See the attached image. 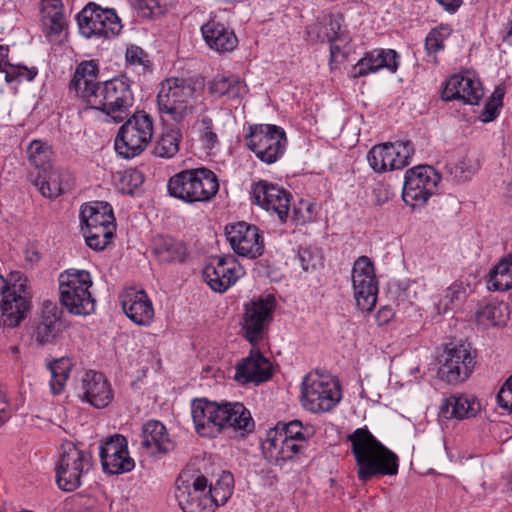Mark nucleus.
Here are the masks:
<instances>
[{
	"label": "nucleus",
	"instance_id": "50",
	"mask_svg": "<svg viewBox=\"0 0 512 512\" xmlns=\"http://www.w3.org/2000/svg\"><path fill=\"white\" fill-rule=\"evenodd\" d=\"M374 57L377 59L378 64L376 68H387L390 72H396L399 66V55L395 50H374Z\"/></svg>",
	"mask_w": 512,
	"mask_h": 512
},
{
	"label": "nucleus",
	"instance_id": "24",
	"mask_svg": "<svg viewBox=\"0 0 512 512\" xmlns=\"http://www.w3.org/2000/svg\"><path fill=\"white\" fill-rule=\"evenodd\" d=\"M66 328L62 309L52 301H44L33 332L37 344L44 346L56 343Z\"/></svg>",
	"mask_w": 512,
	"mask_h": 512
},
{
	"label": "nucleus",
	"instance_id": "2",
	"mask_svg": "<svg viewBox=\"0 0 512 512\" xmlns=\"http://www.w3.org/2000/svg\"><path fill=\"white\" fill-rule=\"evenodd\" d=\"M191 414L195 431L201 437L216 438L228 428L245 435L255 428L250 411L241 402L218 403L206 398L194 399Z\"/></svg>",
	"mask_w": 512,
	"mask_h": 512
},
{
	"label": "nucleus",
	"instance_id": "53",
	"mask_svg": "<svg viewBox=\"0 0 512 512\" xmlns=\"http://www.w3.org/2000/svg\"><path fill=\"white\" fill-rule=\"evenodd\" d=\"M378 64L377 59L374 57V52L367 53L361 58L357 64L353 67V77L359 78L366 76L370 73L377 72L380 68L375 66Z\"/></svg>",
	"mask_w": 512,
	"mask_h": 512
},
{
	"label": "nucleus",
	"instance_id": "55",
	"mask_svg": "<svg viewBox=\"0 0 512 512\" xmlns=\"http://www.w3.org/2000/svg\"><path fill=\"white\" fill-rule=\"evenodd\" d=\"M498 405L512 413V375L505 381L497 394Z\"/></svg>",
	"mask_w": 512,
	"mask_h": 512
},
{
	"label": "nucleus",
	"instance_id": "27",
	"mask_svg": "<svg viewBox=\"0 0 512 512\" xmlns=\"http://www.w3.org/2000/svg\"><path fill=\"white\" fill-rule=\"evenodd\" d=\"M141 448L150 456L160 458L175 449L166 427L157 420L143 424L141 431Z\"/></svg>",
	"mask_w": 512,
	"mask_h": 512
},
{
	"label": "nucleus",
	"instance_id": "35",
	"mask_svg": "<svg viewBox=\"0 0 512 512\" xmlns=\"http://www.w3.org/2000/svg\"><path fill=\"white\" fill-rule=\"evenodd\" d=\"M487 287L492 291L512 288V253L503 257L489 272Z\"/></svg>",
	"mask_w": 512,
	"mask_h": 512
},
{
	"label": "nucleus",
	"instance_id": "26",
	"mask_svg": "<svg viewBox=\"0 0 512 512\" xmlns=\"http://www.w3.org/2000/svg\"><path fill=\"white\" fill-rule=\"evenodd\" d=\"M120 302L125 315L135 324L148 326L153 321L152 301L144 290L128 288L120 295Z\"/></svg>",
	"mask_w": 512,
	"mask_h": 512
},
{
	"label": "nucleus",
	"instance_id": "60",
	"mask_svg": "<svg viewBox=\"0 0 512 512\" xmlns=\"http://www.w3.org/2000/svg\"><path fill=\"white\" fill-rule=\"evenodd\" d=\"M395 316V311L390 305L382 306L376 313L375 319L379 326L387 325Z\"/></svg>",
	"mask_w": 512,
	"mask_h": 512
},
{
	"label": "nucleus",
	"instance_id": "22",
	"mask_svg": "<svg viewBox=\"0 0 512 512\" xmlns=\"http://www.w3.org/2000/svg\"><path fill=\"white\" fill-rule=\"evenodd\" d=\"M251 197L256 205L275 212L282 223L287 221L292 198L289 191L268 180H259L252 185Z\"/></svg>",
	"mask_w": 512,
	"mask_h": 512
},
{
	"label": "nucleus",
	"instance_id": "11",
	"mask_svg": "<svg viewBox=\"0 0 512 512\" xmlns=\"http://www.w3.org/2000/svg\"><path fill=\"white\" fill-rule=\"evenodd\" d=\"M92 467L90 452L79 449L72 442L62 445V453L56 463V483L66 492H72L81 485V478Z\"/></svg>",
	"mask_w": 512,
	"mask_h": 512
},
{
	"label": "nucleus",
	"instance_id": "23",
	"mask_svg": "<svg viewBox=\"0 0 512 512\" xmlns=\"http://www.w3.org/2000/svg\"><path fill=\"white\" fill-rule=\"evenodd\" d=\"M235 370L234 379L243 385H259L273 376L272 363L262 354L258 345L252 346L249 355L236 364Z\"/></svg>",
	"mask_w": 512,
	"mask_h": 512
},
{
	"label": "nucleus",
	"instance_id": "51",
	"mask_svg": "<svg viewBox=\"0 0 512 512\" xmlns=\"http://www.w3.org/2000/svg\"><path fill=\"white\" fill-rule=\"evenodd\" d=\"M43 26L47 36L59 35L65 27V18L63 13L54 11L43 17Z\"/></svg>",
	"mask_w": 512,
	"mask_h": 512
},
{
	"label": "nucleus",
	"instance_id": "13",
	"mask_svg": "<svg viewBox=\"0 0 512 512\" xmlns=\"http://www.w3.org/2000/svg\"><path fill=\"white\" fill-rule=\"evenodd\" d=\"M276 304V299L271 294L252 299L245 304L241 325L243 337L252 346L263 341L268 327L273 321Z\"/></svg>",
	"mask_w": 512,
	"mask_h": 512
},
{
	"label": "nucleus",
	"instance_id": "49",
	"mask_svg": "<svg viewBox=\"0 0 512 512\" xmlns=\"http://www.w3.org/2000/svg\"><path fill=\"white\" fill-rule=\"evenodd\" d=\"M38 74L35 67L28 68L21 64H9V69L5 71V81L10 84L21 82L22 80L32 81Z\"/></svg>",
	"mask_w": 512,
	"mask_h": 512
},
{
	"label": "nucleus",
	"instance_id": "58",
	"mask_svg": "<svg viewBox=\"0 0 512 512\" xmlns=\"http://www.w3.org/2000/svg\"><path fill=\"white\" fill-rule=\"evenodd\" d=\"M72 363L69 358L56 359L49 364L51 374H60L69 377Z\"/></svg>",
	"mask_w": 512,
	"mask_h": 512
},
{
	"label": "nucleus",
	"instance_id": "62",
	"mask_svg": "<svg viewBox=\"0 0 512 512\" xmlns=\"http://www.w3.org/2000/svg\"><path fill=\"white\" fill-rule=\"evenodd\" d=\"M444 11L454 14L463 4V0H435Z\"/></svg>",
	"mask_w": 512,
	"mask_h": 512
},
{
	"label": "nucleus",
	"instance_id": "56",
	"mask_svg": "<svg viewBox=\"0 0 512 512\" xmlns=\"http://www.w3.org/2000/svg\"><path fill=\"white\" fill-rule=\"evenodd\" d=\"M11 416V404L7 390L0 384V426L5 424Z\"/></svg>",
	"mask_w": 512,
	"mask_h": 512
},
{
	"label": "nucleus",
	"instance_id": "48",
	"mask_svg": "<svg viewBox=\"0 0 512 512\" xmlns=\"http://www.w3.org/2000/svg\"><path fill=\"white\" fill-rule=\"evenodd\" d=\"M136 6L144 17L164 14L172 5V0H135Z\"/></svg>",
	"mask_w": 512,
	"mask_h": 512
},
{
	"label": "nucleus",
	"instance_id": "64",
	"mask_svg": "<svg viewBox=\"0 0 512 512\" xmlns=\"http://www.w3.org/2000/svg\"><path fill=\"white\" fill-rule=\"evenodd\" d=\"M41 258L40 253L35 249H27L25 251V259L31 264L37 263Z\"/></svg>",
	"mask_w": 512,
	"mask_h": 512
},
{
	"label": "nucleus",
	"instance_id": "10",
	"mask_svg": "<svg viewBox=\"0 0 512 512\" xmlns=\"http://www.w3.org/2000/svg\"><path fill=\"white\" fill-rule=\"evenodd\" d=\"M246 147L265 164L277 162L285 153L287 137L284 129L273 124H252L245 135Z\"/></svg>",
	"mask_w": 512,
	"mask_h": 512
},
{
	"label": "nucleus",
	"instance_id": "42",
	"mask_svg": "<svg viewBox=\"0 0 512 512\" xmlns=\"http://www.w3.org/2000/svg\"><path fill=\"white\" fill-rule=\"evenodd\" d=\"M33 183L38 187L40 193L49 199H55L65 192L61 173L58 171L50 170L47 174L38 173Z\"/></svg>",
	"mask_w": 512,
	"mask_h": 512
},
{
	"label": "nucleus",
	"instance_id": "59",
	"mask_svg": "<svg viewBox=\"0 0 512 512\" xmlns=\"http://www.w3.org/2000/svg\"><path fill=\"white\" fill-rule=\"evenodd\" d=\"M298 260L304 271L308 272L315 269L316 260L313 253L308 249L300 248L298 251Z\"/></svg>",
	"mask_w": 512,
	"mask_h": 512
},
{
	"label": "nucleus",
	"instance_id": "40",
	"mask_svg": "<svg viewBox=\"0 0 512 512\" xmlns=\"http://www.w3.org/2000/svg\"><path fill=\"white\" fill-rule=\"evenodd\" d=\"M115 222L82 230L86 244L95 251L104 250L114 237Z\"/></svg>",
	"mask_w": 512,
	"mask_h": 512
},
{
	"label": "nucleus",
	"instance_id": "25",
	"mask_svg": "<svg viewBox=\"0 0 512 512\" xmlns=\"http://www.w3.org/2000/svg\"><path fill=\"white\" fill-rule=\"evenodd\" d=\"M482 96L481 83L465 74L450 76L441 87V99L446 102L461 100L465 104L476 105Z\"/></svg>",
	"mask_w": 512,
	"mask_h": 512
},
{
	"label": "nucleus",
	"instance_id": "18",
	"mask_svg": "<svg viewBox=\"0 0 512 512\" xmlns=\"http://www.w3.org/2000/svg\"><path fill=\"white\" fill-rule=\"evenodd\" d=\"M352 283L357 306L362 311H372L377 302L378 281L374 264L369 257L363 255L354 262Z\"/></svg>",
	"mask_w": 512,
	"mask_h": 512
},
{
	"label": "nucleus",
	"instance_id": "34",
	"mask_svg": "<svg viewBox=\"0 0 512 512\" xmlns=\"http://www.w3.org/2000/svg\"><path fill=\"white\" fill-rule=\"evenodd\" d=\"M81 229H88L115 222L112 207L107 202L85 203L80 210Z\"/></svg>",
	"mask_w": 512,
	"mask_h": 512
},
{
	"label": "nucleus",
	"instance_id": "6",
	"mask_svg": "<svg viewBox=\"0 0 512 512\" xmlns=\"http://www.w3.org/2000/svg\"><path fill=\"white\" fill-rule=\"evenodd\" d=\"M27 278L20 272H12L10 280L0 275V325L16 327L30 309V293Z\"/></svg>",
	"mask_w": 512,
	"mask_h": 512
},
{
	"label": "nucleus",
	"instance_id": "16",
	"mask_svg": "<svg viewBox=\"0 0 512 512\" xmlns=\"http://www.w3.org/2000/svg\"><path fill=\"white\" fill-rule=\"evenodd\" d=\"M208 480L204 475L181 473L176 479L175 497L184 512H212L208 495Z\"/></svg>",
	"mask_w": 512,
	"mask_h": 512
},
{
	"label": "nucleus",
	"instance_id": "21",
	"mask_svg": "<svg viewBox=\"0 0 512 512\" xmlns=\"http://www.w3.org/2000/svg\"><path fill=\"white\" fill-rule=\"evenodd\" d=\"M99 455L105 473L119 475L135 467V461L129 455L128 441L121 434L107 437L100 445Z\"/></svg>",
	"mask_w": 512,
	"mask_h": 512
},
{
	"label": "nucleus",
	"instance_id": "46",
	"mask_svg": "<svg viewBox=\"0 0 512 512\" xmlns=\"http://www.w3.org/2000/svg\"><path fill=\"white\" fill-rule=\"evenodd\" d=\"M317 214L318 206L316 203L301 199L297 205L293 206L290 218L294 224L304 225L313 222Z\"/></svg>",
	"mask_w": 512,
	"mask_h": 512
},
{
	"label": "nucleus",
	"instance_id": "31",
	"mask_svg": "<svg viewBox=\"0 0 512 512\" xmlns=\"http://www.w3.org/2000/svg\"><path fill=\"white\" fill-rule=\"evenodd\" d=\"M152 252L159 263L181 264L188 257L184 241L168 235H156L152 240Z\"/></svg>",
	"mask_w": 512,
	"mask_h": 512
},
{
	"label": "nucleus",
	"instance_id": "33",
	"mask_svg": "<svg viewBox=\"0 0 512 512\" xmlns=\"http://www.w3.org/2000/svg\"><path fill=\"white\" fill-rule=\"evenodd\" d=\"M208 93L214 98L226 97L229 100L240 99L246 85L236 75H216L205 83Z\"/></svg>",
	"mask_w": 512,
	"mask_h": 512
},
{
	"label": "nucleus",
	"instance_id": "45",
	"mask_svg": "<svg viewBox=\"0 0 512 512\" xmlns=\"http://www.w3.org/2000/svg\"><path fill=\"white\" fill-rule=\"evenodd\" d=\"M125 62L127 66L140 67L143 73L152 71L153 64L149 54L138 45L130 44L127 46Z\"/></svg>",
	"mask_w": 512,
	"mask_h": 512
},
{
	"label": "nucleus",
	"instance_id": "9",
	"mask_svg": "<svg viewBox=\"0 0 512 512\" xmlns=\"http://www.w3.org/2000/svg\"><path fill=\"white\" fill-rule=\"evenodd\" d=\"M477 351L468 342L448 343L439 358L437 375L442 381L456 385L465 382L477 364Z\"/></svg>",
	"mask_w": 512,
	"mask_h": 512
},
{
	"label": "nucleus",
	"instance_id": "8",
	"mask_svg": "<svg viewBox=\"0 0 512 512\" xmlns=\"http://www.w3.org/2000/svg\"><path fill=\"white\" fill-rule=\"evenodd\" d=\"M91 275L85 270H66L59 275L60 302L73 315H90L95 311V299L89 288Z\"/></svg>",
	"mask_w": 512,
	"mask_h": 512
},
{
	"label": "nucleus",
	"instance_id": "57",
	"mask_svg": "<svg viewBox=\"0 0 512 512\" xmlns=\"http://www.w3.org/2000/svg\"><path fill=\"white\" fill-rule=\"evenodd\" d=\"M501 107L502 105H500V103L487 100L480 114L481 121L488 123L495 120L499 115V110Z\"/></svg>",
	"mask_w": 512,
	"mask_h": 512
},
{
	"label": "nucleus",
	"instance_id": "4",
	"mask_svg": "<svg viewBox=\"0 0 512 512\" xmlns=\"http://www.w3.org/2000/svg\"><path fill=\"white\" fill-rule=\"evenodd\" d=\"M205 89V78L194 76L188 78L170 77L160 83L157 94V106L163 120L173 121L179 125L193 115L195 105L191 100L199 97Z\"/></svg>",
	"mask_w": 512,
	"mask_h": 512
},
{
	"label": "nucleus",
	"instance_id": "30",
	"mask_svg": "<svg viewBox=\"0 0 512 512\" xmlns=\"http://www.w3.org/2000/svg\"><path fill=\"white\" fill-rule=\"evenodd\" d=\"M307 446V442L289 440L287 437L272 436L271 432H268V437L263 444L269 457L273 458L275 463L280 466L288 461L299 460L304 455Z\"/></svg>",
	"mask_w": 512,
	"mask_h": 512
},
{
	"label": "nucleus",
	"instance_id": "47",
	"mask_svg": "<svg viewBox=\"0 0 512 512\" xmlns=\"http://www.w3.org/2000/svg\"><path fill=\"white\" fill-rule=\"evenodd\" d=\"M144 183V175L138 169H127L119 177L117 188L127 195H133L134 191Z\"/></svg>",
	"mask_w": 512,
	"mask_h": 512
},
{
	"label": "nucleus",
	"instance_id": "28",
	"mask_svg": "<svg viewBox=\"0 0 512 512\" xmlns=\"http://www.w3.org/2000/svg\"><path fill=\"white\" fill-rule=\"evenodd\" d=\"M201 34L207 46L218 53L232 52L238 46L234 30L216 16L201 26Z\"/></svg>",
	"mask_w": 512,
	"mask_h": 512
},
{
	"label": "nucleus",
	"instance_id": "43",
	"mask_svg": "<svg viewBox=\"0 0 512 512\" xmlns=\"http://www.w3.org/2000/svg\"><path fill=\"white\" fill-rule=\"evenodd\" d=\"M453 30L449 24H440L432 28L426 38L424 48L427 55H436L445 49V41L451 36Z\"/></svg>",
	"mask_w": 512,
	"mask_h": 512
},
{
	"label": "nucleus",
	"instance_id": "37",
	"mask_svg": "<svg viewBox=\"0 0 512 512\" xmlns=\"http://www.w3.org/2000/svg\"><path fill=\"white\" fill-rule=\"evenodd\" d=\"M269 432L272 436L287 437L289 440L307 442L314 435L313 427L310 425H303L300 420H292L289 422H278L276 427Z\"/></svg>",
	"mask_w": 512,
	"mask_h": 512
},
{
	"label": "nucleus",
	"instance_id": "1",
	"mask_svg": "<svg viewBox=\"0 0 512 512\" xmlns=\"http://www.w3.org/2000/svg\"><path fill=\"white\" fill-rule=\"evenodd\" d=\"M99 67L94 61L77 65L69 82L68 90L91 109L110 117L115 123L123 122L134 105L132 81L126 75H118L106 81H98Z\"/></svg>",
	"mask_w": 512,
	"mask_h": 512
},
{
	"label": "nucleus",
	"instance_id": "52",
	"mask_svg": "<svg viewBox=\"0 0 512 512\" xmlns=\"http://www.w3.org/2000/svg\"><path fill=\"white\" fill-rule=\"evenodd\" d=\"M200 124L201 139L205 143L206 148L213 149L216 145L219 144V140L217 134L214 132L212 118L207 115H203L200 119Z\"/></svg>",
	"mask_w": 512,
	"mask_h": 512
},
{
	"label": "nucleus",
	"instance_id": "17",
	"mask_svg": "<svg viewBox=\"0 0 512 512\" xmlns=\"http://www.w3.org/2000/svg\"><path fill=\"white\" fill-rule=\"evenodd\" d=\"M414 152L410 140L386 142L373 146L367 153V160L374 172L384 173L408 166Z\"/></svg>",
	"mask_w": 512,
	"mask_h": 512
},
{
	"label": "nucleus",
	"instance_id": "44",
	"mask_svg": "<svg viewBox=\"0 0 512 512\" xmlns=\"http://www.w3.org/2000/svg\"><path fill=\"white\" fill-rule=\"evenodd\" d=\"M466 295L467 286L462 282H454L446 289L445 294L439 300L437 305L438 310H442L443 313H446L448 310H451L460 305L465 300Z\"/></svg>",
	"mask_w": 512,
	"mask_h": 512
},
{
	"label": "nucleus",
	"instance_id": "15",
	"mask_svg": "<svg viewBox=\"0 0 512 512\" xmlns=\"http://www.w3.org/2000/svg\"><path fill=\"white\" fill-rule=\"evenodd\" d=\"M79 30L86 38L109 39L119 34L122 25L112 9L88 3L77 15Z\"/></svg>",
	"mask_w": 512,
	"mask_h": 512
},
{
	"label": "nucleus",
	"instance_id": "61",
	"mask_svg": "<svg viewBox=\"0 0 512 512\" xmlns=\"http://www.w3.org/2000/svg\"><path fill=\"white\" fill-rule=\"evenodd\" d=\"M69 377L60 374H51L50 390L53 395H59L63 392Z\"/></svg>",
	"mask_w": 512,
	"mask_h": 512
},
{
	"label": "nucleus",
	"instance_id": "19",
	"mask_svg": "<svg viewBox=\"0 0 512 512\" xmlns=\"http://www.w3.org/2000/svg\"><path fill=\"white\" fill-rule=\"evenodd\" d=\"M225 232L231 248L238 256L256 259L264 253V238L257 226L241 221L226 226Z\"/></svg>",
	"mask_w": 512,
	"mask_h": 512
},
{
	"label": "nucleus",
	"instance_id": "12",
	"mask_svg": "<svg viewBox=\"0 0 512 512\" xmlns=\"http://www.w3.org/2000/svg\"><path fill=\"white\" fill-rule=\"evenodd\" d=\"M440 174L429 165H418L405 172L402 199L413 208L424 206L437 191Z\"/></svg>",
	"mask_w": 512,
	"mask_h": 512
},
{
	"label": "nucleus",
	"instance_id": "54",
	"mask_svg": "<svg viewBox=\"0 0 512 512\" xmlns=\"http://www.w3.org/2000/svg\"><path fill=\"white\" fill-rule=\"evenodd\" d=\"M323 28V35L318 34V38L321 42H336L341 38L340 20L335 18L333 15L328 17V21Z\"/></svg>",
	"mask_w": 512,
	"mask_h": 512
},
{
	"label": "nucleus",
	"instance_id": "36",
	"mask_svg": "<svg viewBox=\"0 0 512 512\" xmlns=\"http://www.w3.org/2000/svg\"><path fill=\"white\" fill-rule=\"evenodd\" d=\"M181 140L182 132L179 127L164 128L154 146V155L166 159L174 157L179 152Z\"/></svg>",
	"mask_w": 512,
	"mask_h": 512
},
{
	"label": "nucleus",
	"instance_id": "7",
	"mask_svg": "<svg viewBox=\"0 0 512 512\" xmlns=\"http://www.w3.org/2000/svg\"><path fill=\"white\" fill-rule=\"evenodd\" d=\"M153 135V118L145 111L137 110L119 128L115 150L124 159H132L145 151Z\"/></svg>",
	"mask_w": 512,
	"mask_h": 512
},
{
	"label": "nucleus",
	"instance_id": "63",
	"mask_svg": "<svg viewBox=\"0 0 512 512\" xmlns=\"http://www.w3.org/2000/svg\"><path fill=\"white\" fill-rule=\"evenodd\" d=\"M8 54V46L0 45V72H5L7 70L4 68L5 66L9 68L10 63L8 62Z\"/></svg>",
	"mask_w": 512,
	"mask_h": 512
},
{
	"label": "nucleus",
	"instance_id": "41",
	"mask_svg": "<svg viewBox=\"0 0 512 512\" xmlns=\"http://www.w3.org/2000/svg\"><path fill=\"white\" fill-rule=\"evenodd\" d=\"M28 159L31 165L40 170L39 173L47 174L52 169V150L41 140H33L27 148Z\"/></svg>",
	"mask_w": 512,
	"mask_h": 512
},
{
	"label": "nucleus",
	"instance_id": "32",
	"mask_svg": "<svg viewBox=\"0 0 512 512\" xmlns=\"http://www.w3.org/2000/svg\"><path fill=\"white\" fill-rule=\"evenodd\" d=\"M480 403L465 394H452L445 398L439 407V416L450 420H463L475 417L480 412Z\"/></svg>",
	"mask_w": 512,
	"mask_h": 512
},
{
	"label": "nucleus",
	"instance_id": "3",
	"mask_svg": "<svg viewBox=\"0 0 512 512\" xmlns=\"http://www.w3.org/2000/svg\"><path fill=\"white\" fill-rule=\"evenodd\" d=\"M351 452L357 465V476L361 482L374 477L394 476L398 473V456L383 445L365 426L357 428L347 436Z\"/></svg>",
	"mask_w": 512,
	"mask_h": 512
},
{
	"label": "nucleus",
	"instance_id": "20",
	"mask_svg": "<svg viewBox=\"0 0 512 512\" xmlns=\"http://www.w3.org/2000/svg\"><path fill=\"white\" fill-rule=\"evenodd\" d=\"M244 274L233 255L212 257L203 269V278L215 292L224 293Z\"/></svg>",
	"mask_w": 512,
	"mask_h": 512
},
{
	"label": "nucleus",
	"instance_id": "38",
	"mask_svg": "<svg viewBox=\"0 0 512 512\" xmlns=\"http://www.w3.org/2000/svg\"><path fill=\"white\" fill-rule=\"evenodd\" d=\"M234 490V477L231 472L223 471L215 484L208 485L207 491L212 500V512L218 506L226 504Z\"/></svg>",
	"mask_w": 512,
	"mask_h": 512
},
{
	"label": "nucleus",
	"instance_id": "14",
	"mask_svg": "<svg viewBox=\"0 0 512 512\" xmlns=\"http://www.w3.org/2000/svg\"><path fill=\"white\" fill-rule=\"evenodd\" d=\"M301 397L307 410L313 413L328 412L339 403L341 390L336 381L308 374L302 382Z\"/></svg>",
	"mask_w": 512,
	"mask_h": 512
},
{
	"label": "nucleus",
	"instance_id": "29",
	"mask_svg": "<svg viewBox=\"0 0 512 512\" xmlns=\"http://www.w3.org/2000/svg\"><path fill=\"white\" fill-rule=\"evenodd\" d=\"M82 400L98 409L107 407L114 394L108 379L100 372L90 370L85 373L82 381Z\"/></svg>",
	"mask_w": 512,
	"mask_h": 512
},
{
	"label": "nucleus",
	"instance_id": "39",
	"mask_svg": "<svg viewBox=\"0 0 512 512\" xmlns=\"http://www.w3.org/2000/svg\"><path fill=\"white\" fill-rule=\"evenodd\" d=\"M480 168L478 159L464 155L458 161H449L445 164V173L456 182H465Z\"/></svg>",
	"mask_w": 512,
	"mask_h": 512
},
{
	"label": "nucleus",
	"instance_id": "5",
	"mask_svg": "<svg viewBox=\"0 0 512 512\" xmlns=\"http://www.w3.org/2000/svg\"><path fill=\"white\" fill-rule=\"evenodd\" d=\"M219 189L218 176L205 166L183 169L167 181L168 195L188 205L209 203Z\"/></svg>",
	"mask_w": 512,
	"mask_h": 512
}]
</instances>
